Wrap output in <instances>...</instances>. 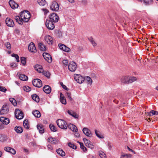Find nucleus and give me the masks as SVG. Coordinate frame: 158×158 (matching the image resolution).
<instances>
[{"instance_id": "nucleus-1", "label": "nucleus", "mask_w": 158, "mask_h": 158, "mask_svg": "<svg viewBox=\"0 0 158 158\" xmlns=\"http://www.w3.org/2000/svg\"><path fill=\"white\" fill-rule=\"evenodd\" d=\"M30 13L27 10L22 11L20 13V16L16 15L15 17L16 21L19 24L22 25L23 22H27L30 17Z\"/></svg>"}, {"instance_id": "nucleus-2", "label": "nucleus", "mask_w": 158, "mask_h": 158, "mask_svg": "<svg viewBox=\"0 0 158 158\" xmlns=\"http://www.w3.org/2000/svg\"><path fill=\"white\" fill-rule=\"evenodd\" d=\"M136 80V77L131 76H124L122 77L121 79L122 83L125 84L132 83Z\"/></svg>"}, {"instance_id": "nucleus-3", "label": "nucleus", "mask_w": 158, "mask_h": 158, "mask_svg": "<svg viewBox=\"0 0 158 158\" xmlns=\"http://www.w3.org/2000/svg\"><path fill=\"white\" fill-rule=\"evenodd\" d=\"M58 126L60 128L63 129H66L67 128V124L66 122L64 120L58 119L56 121Z\"/></svg>"}, {"instance_id": "nucleus-4", "label": "nucleus", "mask_w": 158, "mask_h": 158, "mask_svg": "<svg viewBox=\"0 0 158 158\" xmlns=\"http://www.w3.org/2000/svg\"><path fill=\"white\" fill-rule=\"evenodd\" d=\"M74 77L75 81L79 84L82 83L85 80V78L80 74H75L74 75Z\"/></svg>"}, {"instance_id": "nucleus-5", "label": "nucleus", "mask_w": 158, "mask_h": 158, "mask_svg": "<svg viewBox=\"0 0 158 158\" xmlns=\"http://www.w3.org/2000/svg\"><path fill=\"white\" fill-rule=\"evenodd\" d=\"M77 67L76 64L74 62H70L68 66L69 69L72 72L75 71Z\"/></svg>"}, {"instance_id": "nucleus-6", "label": "nucleus", "mask_w": 158, "mask_h": 158, "mask_svg": "<svg viewBox=\"0 0 158 158\" xmlns=\"http://www.w3.org/2000/svg\"><path fill=\"white\" fill-rule=\"evenodd\" d=\"M15 117L18 119H21L23 117V112L18 109L15 110Z\"/></svg>"}, {"instance_id": "nucleus-7", "label": "nucleus", "mask_w": 158, "mask_h": 158, "mask_svg": "<svg viewBox=\"0 0 158 158\" xmlns=\"http://www.w3.org/2000/svg\"><path fill=\"white\" fill-rule=\"evenodd\" d=\"M32 84L33 85L36 87L40 88L42 85V83L41 80L38 79H36L33 81Z\"/></svg>"}, {"instance_id": "nucleus-8", "label": "nucleus", "mask_w": 158, "mask_h": 158, "mask_svg": "<svg viewBox=\"0 0 158 158\" xmlns=\"http://www.w3.org/2000/svg\"><path fill=\"white\" fill-rule=\"evenodd\" d=\"M59 19V17L55 13H53L50 16V20L51 21L56 23L58 21Z\"/></svg>"}, {"instance_id": "nucleus-9", "label": "nucleus", "mask_w": 158, "mask_h": 158, "mask_svg": "<svg viewBox=\"0 0 158 158\" xmlns=\"http://www.w3.org/2000/svg\"><path fill=\"white\" fill-rule=\"evenodd\" d=\"M50 9L52 11H57L59 9V5L56 2H53L50 6Z\"/></svg>"}, {"instance_id": "nucleus-10", "label": "nucleus", "mask_w": 158, "mask_h": 158, "mask_svg": "<svg viewBox=\"0 0 158 158\" xmlns=\"http://www.w3.org/2000/svg\"><path fill=\"white\" fill-rule=\"evenodd\" d=\"M58 46L60 50H63L65 52H70L71 51L70 48L64 44H58Z\"/></svg>"}, {"instance_id": "nucleus-11", "label": "nucleus", "mask_w": 158, "mask_h": 158, "mask_svg": "<svg viewBox=\"0 0 158 158\" xmlns=\"http://www.w3.org/2000/svg\"><path fill=\"white\" fill-rule=\"evenodd\" d=\"M46 25L47 28L49 30H53L55 27L53 22L50 20H47L46 22Z\"/></svg>"}, {"instance_id": "nucleus-12", "label": "nucleus", "mask_w": 158, "mask_h": 158, "mask_svg": "<svg viewBox=\"0 0 158 158\" xmlns=\"http://www.w3.org/2000/svg\"><path fill=\"white\" fill-rule=\"evenodd\" d=\"M8 111V106L6 105H3L0 110V115L6 114Z\"/></svg>"}, {"instance_id": "nucleus-13", "label": "nucleus", "mask_w": 158, "mask_h": 158, "mask_svg": "<svg viewBox=\"0 0 158 158\" xmlns=\"http://www.w3.org/2000/svg\"><path fill=\"white\" fill-rule=\"evenodd\" d=\"M43 56L44 59L49 63H51L52 60L51 56L48 53L44 52L43 54Z\"/></svg>"}, {"instance_id": "nucleus-14", "label": "nucleus", "mask_w": 158, "mask_h": 158, "mask_svg": "<svg viewBox=\"0 0 158 158\" xmlns=\"http://www.w3.org/2000/svg\"><path fill=\"white\" fill-rule=\"evenodd\" d=\"M6 23L8 26L10 27H13L15 25L14 23L13 20L8 18L6 19Z\"/></svg>"}, {"instance_id": "nucleus-15", "label": "nucleus", "mask_w": 158, "mask_h": 158, "mask_svg": "<svg viewBox=\"0 0 158 158\" xmlns=\"http://www.w3.org/2000/svg\"><path fill=\"white\" fill-rule=\"evenodd\" d=\"M67 113L75 119H78L79 117V114L72 110H68Z\"/></svg>"}, {"instance_id": "nucleus-16", "label": "nucleus", "mask_w": 158, "mask_h": 158, "mask_svg": "<svg viewBox=\"0 0 158 158\" xmlns=\"http://www.w3.org/2000/svg\"><path fill=\"white\" fill-rule=\"evenodd\" d=\"M28 49L30 51L33 52H35L36 51V48L34 44L31 42L28 46Z\"/></svg>"}, {"instance_id": "nucleus-17", "label": "nucleus", "mask_w": 158, "mask_h": 158, "mask_svg": "<svg viewBox=\"0 0 158 158\" xmlns=\"http://www.w3.org/2000/svg\"><path fill=\"white\" fill-rule=\"evenodd\" d=\"M9 3L11 7L13 9L17 8L19 6V5L13 0H10Z\"/></svg>"}, {"instance_id": "nucleus-18", "label": "nucleus", "mask_w": 158, "mask_h": 158, "mask_svg": "<svg viewBox=\"0 0 158 158\" xmlns=\"http://www.w3.org/2000/svg\"><path fill=\"white\" fill-rule=\"evenodd\" d=\"M84 133L87 136L90 137L92 135V134L90 130L87 128L84 127L82 130Z\"/></svg>"}, {"instance_id": "nucleus-19", "label": "nucleus", "mask_w": 158, "mask_h": 158, "mask_svg": "<svg viewBox=\"0 0 158 158\" xmlns=\"http://www.w3.org/2000/svg\"><path fill=\"white\" fill-rule=\"evenodd\" d=\"M0 120L3 124L7 125L10 122V120L8 118L4 117H1Z\"/></svg>"}, {"instance_id": "nucleus-20", "label": "nucleus", "mask_w": 158, "mask_h": 158, "mask_svg": "<svg viewBox=\"0 0 158 158\" xmlns=\"http://www.w3.org/2000/svg\"><path fill=\"white\" fill-rule=\"evenodd\" d=\"M67 127L70 129L74 132H77V127L72 124L70 123L68 124Z\"/></svg>"}, {"instance_id": "nucleus-21", "label": "nucleus", "mask_w": 158, "mask_h": 158, "mask_svg": "<svg viewBox=\"0 0 158 158\" xmlns=\"http://www.w3.org/2000/svg\"><path fill=\"white\" fill-rule=\"evenodd\" d=\"M45 39L49 44H52L53 42V38L50 35H47L45 37Z\"/></svg>"}, {"instance_id": "nucleus-22", "label": "nucleus", "mask_w": 158, "mask_h": 158, "mask_svg": "<svg viewBox=\"0 0 158 158\" xmlns=\"http://www.w3.org/2000/svg\"><path fill=\"white\" fill-rule=\"evenodd\" d=\"M37 127L40 133L43 134L44 132V127L43 125L38 124L37 125Z\"/></svg>"}, {"instance_id": "nucleus-23", "label": "nucleus", "mask_w": 158, "mask_h": 158, "mask_svg": "<svg viewBox=\"0 0 158 158\" xmlns=\"http://www.w3.org/2000/svg\"><path fill=\"white\" fill-rule=\"evenodd\" d=\"M51 87L48 85L44 86L43 88V90L46 94H49L51 92Z\"/></svg>"}, {"instance_id": "nucleus-24", "label": "nucleus", "mask_w": 158, "mask_h": 158, "mask_svg": "<svg viewBox=\"0 0 158 158\" xmlns=\"http://www.w3.org/2000/svg\"><path fill=\"white\" fill-rule=\"evenodd\" d=\"M60 101L63 104H66L65 98L61 93L60 94Z\"/></svg>"}, {"instance_id": "nucleus-25", "label": "nucleus", "mask_w": 158, "mask_h": 158, "mask_svg": "<svg viewBox=\"0 0 158 158\" xmlns=\"http://www.w3.org/2000/svg\"><path fill=\"white\" fill-rule=\"evenodd\" d=\"M35 69L38 72L40 73H42L43 71L42 67L39 65L37 64L35 65Z\"/></svg>"}, {"instance_id": "nucleus-26", "label": "nucleus", "mask_w": 158, "mask_h": 158, "mask_svg": "<svg viewBox=\"0 0 158 158\" xmlns=\"http://www.w3.org/2000/svg\"><path fill=\"white\" fill-rule=\"evenodd\" d=\"M48 141L49 142L52 144H56L57 142V140L55 139L52 137H50L48 138Z\"/></svg>"}, {"instance_id": "nucleus-27", "label": "nucleus", "mask_w": 158, "mask_h": 158, "mask_svg": "<svg viewBox=\"0 0 158 158\" xmlns=\"http://www.w3.org/2000/svg\"><path fill=\"white\" fill-rule=\"evenodd\" d=\"M57 153L62 156H65V154L64 151L61 149L59 148L56 150Z\"/></svg>"}, {"instance_id": "nucleus-28", "label": "nucleus", "mask_w": 158, "mask_h": 158, "mask_svg": "<svg viewBox=\"0 0 158 158\" xmlns=\"http://www.w3.org/2000/svg\"><path fill=\"white\" fill-rule=\"evenodd\" d=\"M33 114L36 117L40 118L41 116L40 112L38 110H35L32 112Z\"/></svg>"}, {"instance_id": "nucleus-29", "label": "nucleus", "mask_w": 158, "mask_h": 158, "mask_svg": "<svg viewBox=\"0 0 158 158\" xmlns=\"http://www.w3.org/2000/svg\"><path fill=\"white\" fill-rule=\"evenodd\" d=\"M32 99L36 102H39L40 101L39 97L36 94H34L32 95Z\"/></svg>"}, {"instance_id": "nucleus-30", "label": "nucleus", "mask_w": 158, "mask_h": 158, "mask_svg": "<svg viewBox=\"0 0 158 158\" xmlns=\"http://www.w3.org/2000/svg\"><path fill=\"white\" fill-rule=\"evenodd\" d=\"M143 2L145 5L149 6L152 5L153 3L152 0H143Z\"/></svg>"}, {"instance_id": "nucleus-31", "label": "nucleus", "mask_w": 158, "mask_h": 158, "mask_svg": "<svg viewBox=\"0 0 158 158\" xmlns=\"http://www.w3.org/2000/svg\"><path fill=\"white\" fill-rule=\"evenodd\" d=\"M14 130L17 133L19 134L22 133L23 131L22 128L20 127H15Z\"/></svg>"}, {"instance_id": "nucleus-32", "label": "nucleus", "mask_w": 158, "mask_h": 158, "mask_svg": "<svg viewBox=\"0 0 158 158\" xmlns=\"http://www.w3.org/2000/svg\"><path fill=\"white\" fill-rule=\"evenodd\" d=\"M39 47L40 49L42 51H45L46 50V47L41 43H39L38 44Z\"/></svg>"}, {"instance_id": "nucleus-33", "label": "nucleus", "mask_w": 158, "mask_h": 158, "mask_svg": "<svg viewBox=\"0 0 158 158\" xmlns=\"http://www.w3.org/2000/svg\"><path fill=\"white\" fill-rule=\"evenodd\" d=\"M19 78L20 80L23 81H27L28 79L27 77L24 74H21Z\"/></svg>"}, {"instance_id": "nucleus-34", "label": "nucleus", "mask_w": 158, "mask_h": 158, "mask_svg": "<svg viewBox=\"0 0 158 158\" xmlns=\"http://www.w3.org/2000/svg\"><path fill=\"white\" fill-rule=\"evenodd\" d=\"M158 114V112L157 111L154 110H152L150 111V112H149L148 114V116H151V115H156Z\"/></svg>"}, {"instance_id": "nucleus-35", "label": "nucleus", "mask_w": 158, "mask_h": 158, "mask_svg": "<svg viewBox=\"0 0 158 158\" xmlns=\"http://www.w3.org/2000/svg\"><path fill=\"white\" fill-rule=\"evenodd\" d=\"M23 125L24 127L27 129H28L29 128V124L28 123V120L27 119L24 120L23 122Z\"/></svg>"}, {"instance_id": "nucleus-36", "label": "nucleus", "mask_w": 158, "mask_h": 158, "mask_svg": "<svg viewBox=\"0 0 158 158\" xmlns=\"http://www.w3.org/2000/svg\"><path fill=\"white\" fill-rule=\"evenodd\" d=\"M95 133L96 136L100 139H102L104 138L103 136L101 135L100 132L97 130H95Z\"/></svg>"}, {"instance_id": "nucleus-37", "label": "nucleus", "mask_w": 158, "mask_h": 158, "mask_svg": "<svg viewBox=\"0 0 158 158\" xmlns=\"http://www.w3.org/2000/svg\"><path fill=\"white\" fill-rule=\"evenodd\" d=\"M99 155L101 158H106V154L102 151L99 152Z\"/></svg>"}, {"instance_id": "nucleus-38", "label": "nucleus", "mask_w": 158, "mask_h": 158, "mask_svg": "<svg viewBox=\"0 0 158 158\" xmlns=\"http://www.w3.org/2000/svg\"><path fill=\"white\" fill-rule=\"evenodd\" d=\"M38 2L40 6H44L46 4V1L45 0H38Z\"/></svg>"}, {"instance_id": "nucleus-39", "label": "nucleus", "mask_w": 158, "mask_h": 158, "mask_svg": "<svg viewBox=\"0 0 158 158\" xmlns=\"http://www.w3.org/2000/svg\"><path fill=\"white\" fill-rule=\"evenodd\" d=\"M78 143L80 145V147L84 151H86L87 150V149L86 147H85L83 145V144L82 143H81L79 141H78Z\"/></svg>"}, {"instance_id": "nucleus-40", "label": "nucleus", "mask_w": 158, "mask_h": 158, "mask_svg": "<svg viewBox=\"0 0 158 158\" xmlns=\"http://www.w3.org/2000/svg\"><path fill=\"white\" fill-rule=\"evenodd\" d=\"M11 103L14 106H16L17 105L16 100L13 98H10L9 99Z\"/></svg>"}, {"instance_id": "nucleus-41", "label": "nucleus", "mask_w": 158, "mask_h": 158, "mask_svg": "<svg viewBox=\"0 0 158 158\" xmlns=\"http://www.w3.org/2000/svg\"><path fill=\"white\" fill-rule=\"evenodd\" d=\"M49 127L51 130L55 132L57 131V129L56 128L55 126L54 125L51 124L49 125Z\"/></svg>"}, {"instance_id": "nucleus-42", "label": "nucleus", "mask_w": 158, "mask_h": 158, "mask_svg": "<svg viewBox=\"0 0 158 158\" xmlns=\"http://www.w3.org/2000/svg\"><path fill=\"white\" fill-rule=\"evenodd\" d=\"M6 140V136L5 135H0V141L4 142Z\"/></svg>"}, {"instance_id": "nucleus-43", "label": "nucleus", "mask_w": 158, "mask_h": 158, "mask_svg": "<svg viewBox=\"0 0 158 158\" xmlns=\"http://www.w3.org/2000/svg\"><path fill=\"white\" fill-rule=\"evenodd\" d=\"M85 81H87L88 82V83L89 84H91L92 83V80L91 78L87 76L85 78Z\"/></svg>"}, {"instance_id": "nucleus-44", "label": "nucleus", "mask_w": 158, "mask_h": 158, "mask_svg": "<svg viewBox=\"0 0 158 158\" xmlns=\"http://www.w3.org/2000/svg\"><path fill=\"white\" fill-rule=\"evenodd\" d=\"M23 89L24 91L27 92L30 91L31 90V88L28 86L23 87Z\"/></svg>"}, {"instance_id": "nucleus-45", "label": "nucleus", "mask_w": 158, "mask_h": 158, "mask_svg": "<svg viewBox=\"0 0 158 158\" xmlns=\"http://www.w3.org/2000/svg\"><path fill=\"white\" fill-rule=\"evenodd\" d=\"M131 155L129 154L123 155L121 156L120 158H131Z\"/></svg>"}, {"instance_id": "nucleus-46", "label": "nucleus", "mask_w": 158, "mask_h": 158, "mask_svg": "<svg viewBox=\"0 0 158 158\" xmlns=\"http://www.w3.org/2000/svg\"><path fill=\"white\" fill-rule=\"evenodd\" d=\"M68 145L70 147L73 149H76L77 148L76 146L71 143H68Z\"/></svg>"}, {"instance_id": "nucleus-47", "label": "nucleus", "mask_w": 158, "mask_h": 158, "mask_svg": "<svg viewBox=\"0 0 158 158\" xmlns=\"http://www.w3.org/2000/svg\"><path fill=\"white\" fill-rule=\"evenodd\" d=\"M12 56L16 58L17 62H19V57L17 54L13 53L12 55Z\"/></svg>"}, {"instance_id": "nucleus-48", "label": "nucleus", "mask_w": 158, "mask_h": 158, "mask_svg": "<svg viewBox=\"0 0 158 158\" xmlns=\"http://www.w3.org/2000/svg\"><path fill=\"white\" fill-rule=\"evenodd\" d=\"M83 140L84 141L85 145H87V144L91 143V142L89 140L87 139L86 138H83Z\"/></svg>"}, {"instance_id": "nucleus-49", "label": "nucleus", "mask_w": 158, "mask_h": 158, "mask_svg": "<svg viewBox=\"0 0 158 158\" xmlns=\"http://www.w3.org/2000/svg\"><path fill=\"white\" fill-rule=\"evenodd\" d=\"M21 61L22 64L24 65L26 63V58L25 57H23L21 58Z\"/></svg>"}, {"instance_id": "nucleus-50", "label": "nucleus", "mask_w": 158, "mask_h": 158, "mask_svg": "<svg viewBox=\"0 0 158 158\" xmlns=\"http://www.w3.org/2000/svg\"><path fill=\"white\" fill-rule=\"evenodd\" d=\"M66 96H67L68 99L69 100L71 101L72 100V98L71 97V94L69 92H66Z\"/></svg>"}, {"instance_id": "nucleus-51", "label": "nucleus", "mask_w": 158, "mask_h": 158, "mask_svg": "<svg viewBox=\"0 0 158 158\" xmlns=\"http://www.w3.org/2000/svg\"><path fill=\"white\" fill-rule=\"evenodd\" d=\"M44 75L47 77L48 78H49L50 75V73L49 72L46 71L44 73Z\"/></svg>"}, {"instance_id": "nucleus-52", "label": "nucleus", "mask_w": 158, "mask_h": 158, "mask_svg": "<svg viewBox=\"0 0 158 158\" xmlns=\"http://www.w3.org/2000/svg\"><path fill=\"white\" fill-rule=\"evenodd\" d=\"M11 148H12L9 147H6L4 148V149L6 151L10 152Z\"/></svg>"}, {"instance_id": "nucleus-53", "label": "nucleus", "mask_w": 158, "mask_h": 158, "mask_svg": "<svg viewBox=\"0 0 158 158\" xmlns=\"http://www.w3.org/2000/svg\"><path fill=\"white\" fill-rule=\"evenodd\" d=\"M6 91L7 89L5 87L0 86V91L5 92Z\"/></svg>"}, {"instance_id": "nucleus-54", "label": "nucleus", "mask_w": 158, "mask_h": 158, "mask_svg": "<svg viewBox=\"0 0 158 158\" xmlns=\"http://www.w3.org/2000/svg\"><path fill=\"white\" fill-rule=\"evenodd\" d=\"M62 63L63 64L66 66L68 64V60H64L62 61Z\"/></svg>"}, {"instance_id": "nucleus-55", "label": "nucleus", "mask_w": 158, "mask_h": 158, "mask_svg": "<svg viewBox=\"0 0 158 158\" xmlns=\"http://www.w3.org/2000/svg\"><path fill=\"white\" fill-rule=\"evenodd\" d=\"M86 146L88 148H90V149H93L94 148V146L93 144H92L91 143L87 144V145H86Z\"/></svg>"}, {"instance_id": "nucleus-56", "label": "nucleus", "mask_w": 158, "mask_h": 158, "mask_svg": "<svg viewBox=\"0 0 158 158\" xmlns=\"http://www.w3.org/2000/svg\"><path fill=\"white\" fill-rule=\"evenodd\" d=\"M6 46L8 49H10L11 48L10 44L9 42H7L6 44Z\"/></svg>"}, {"instance_id": "nucleus-57", "label": "nucleus", "mask_w": 158, "mask_h": 158, "mask_svg": "<svg viewBox=\"0 0 158 158\" xmlns=\"http://www.w3.org/2000/svg\"><path fill=\"white\" fill-rule=\"evenodd\" d=\"M60 84H61L62 87L64 89L67 90H69V89L65 85L63 84V83L61 82L60 83Z\"/></svg>"}, {"instance_id": "nucleus-58", "label": "nucleus", "mask_w": 158, "mask_h": 158, "mask_svg": "<svg viewBox=\"0 0 158 158\" xmlns=\"http://www.w3.org/2000/svg\"><path fill=\"white\" fill-rule=\"evenodd\" d=\"M16 152L15 150L13 148H11L10 149V153L12 154H15L16 153Z\"/></svg>"}, {"instance_id": "nucleus-59", "label": "nucleus", "mask_w": 158, "mask_h": 158, "mask_svg": "<svg viewBox=\"0 0 158 158\" xmlns=\"http://www.w3.org/2000/svg\"><path fill=\"white\" fill-rule=\"evenodd\" d=\"M17 66V64L15 63H12L10 64V66L11 67L15 68Z\"/></svg>"}, {"instance_id": "nucleus-60", "label": "nucleus", "mask_w": 158, "mask_h": 158, "mask_svg": "<svg viewBox=\"0 0 158 158\" xmlns=\"http://www.w3.org/2000/svg\"><path fill=\"white\" fill-rule=\"evenodd\" d=\"M56 34H57V36L58 37H60L62 35V33L60 31H57Z\"/></svg>"}, {"instance_id": "nucleus-61", "label": "nucleus", "mask_w": 158, "mask_h": 158, "mask_svg": "<svg viewBox=\"0 0 158 158\" xmlns=\"http://www.w3.org/2000/svg\"><path fill=\"white\" fill-rule=\"evenodd\" d=\"M48 149L49 150H52L53 148L52 146L50 144H48L47 145Z\"/></svg>"}, {"instance_id": "nucleus-62", "label": "nucleus", "mask_w": 158, "mask_h": 158, "mask_svg": "<svg viewBox=\"0 0 158 158\" xmlns=\"http://www.w3.org/2000/svg\"><path fill=\"white\" fill-rule=\"evenodd\" d=\"M5 128L4 124L2 123H0V130H2L4 129Z\"/></svg>"}, {"instance_id": "nucleus-63", "label": "nucleus", "mask_w": 158, "mask_h": 158, "mask_svg": "<svg viewBox=\"0 0 158 158\" xmlns=\"http://www.w3.org/2000/svg\"><path fill=\"white\" fill-rule=\"evenodd\" d=\"M42 10L44 11V14H47L48 12V11L46 9H43Z\"/></svg>"}, {"instance_id": "nucleus-64", "label": "nucleus", "mask_w": 158, "mask_h": 158, "mask_svg": "<svg viewBox=\"0 0 158 158\" xmlns=\"http://www.w3.org/2000/svg\"><path fill=\"white\" fill-rule=\"evenodd\" d=\"M76 132V133L74 134L75 136L77 137H79L80 136V134L77 132Z\"/></svg>"}]
</instances>
